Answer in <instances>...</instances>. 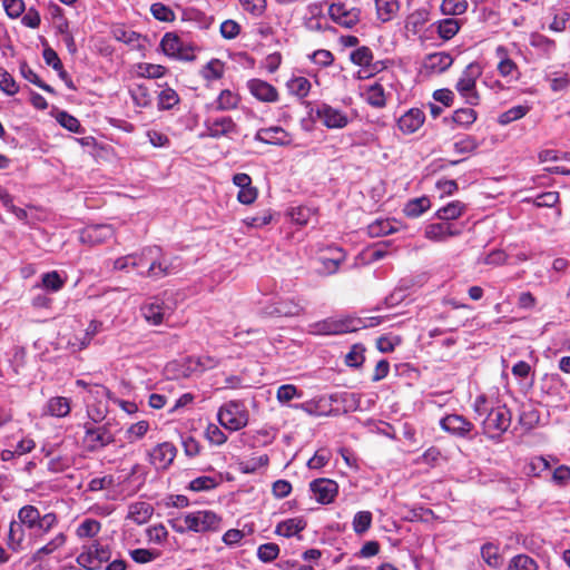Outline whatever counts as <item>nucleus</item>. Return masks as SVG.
I'll use <instances>...</instances> for the list:
<instances>
[{"instance_id": "7", "label": "nucleus", "mask_w": 570, "mask_h": 570, "mask_svg": "<svg viewBox=\"0 0 570 570\" xmlns=\"http://www.w3.org/2000/svg\"><path fill=\"white\" fill-rule=\"evenodd\" d=\"M177 520L181 522L180 531L188 530L193 532L218 531L222 523L220 517L209 510L188 512Z\"/></svg>"}, {"instance_id": "9", "label": "nucleus", "mask_w": 570, "mask_h": 570, "mask_svg": "<svg viewBox=\"0 0 570 570\" xmlns=\"http://www.w3.org/2000/svg\"><path fill=\"white\" fill-rule=\"evenodd\" d=\"M111 558V549L108 544H102L95 540L85 544L81 552L77 556V563L86 570H99L101 566Z\"/></svg>"}, {"instance_id": "21", "label": "nucleus", "mask_w": 570, "mask_h": 570, "mask_svg": "<svg viewBox=\"0 0 570 570\" xmlns=\"http://www.w3.org/2000/svg\"><path fill=\"white\" fill-rule=\"evenodd\" d=\"M345 252L340 247H328L326 253L318 257L317 272L323 275L335 274L345 261Z\"/></svg>"}, {"instance_id": "34", "label": "nucleus", "mask_w": 570, "mask_h": 570, "mask_svg": "<svg viewBox=\"0 0 570 570\" xmlns=\"http://www.w3.org/2000/svg\"><path fill=\"white\" fill-rule=\"evenodd\" d=\"M239 102L240 97L237 92L224 89L213 102V107L216 111H229L236 109Z\"/></svg>"}, {"instance_id": "14", "label": "nucleus", "mask_w": 570, "mask_h": 570, "mask_svg": "<svg viewBox=\"0 0 570 570\" xmlns=\"http://www.w3.org/2000/svg\"><path fill=\"white\" fill-rule=\"evenodd\" d=\"M174 308L166 304L165 301L155 296L146 301L141 306V314L146 322L157 326L164 324L171 316Z\"/></svg>"}, {"instance_id": "20", "label": "nucleus", "mask_w": 570, "mask_h": 570, "mask_svg": "<svg viewBox=\"0 0 570 570\" xmlns=\"http://www.w3.org/2000/svg\"><path fill=\"white\" fill-rule=\"evenodd\" d=\"M176 454L177 449L173 443L163 442L149 452V462L157 470H166L174 462Z\"/></svg>"}, {"instance_id": "63", "label": "nucleus", "mask_w": 570, "mask_h": 570, "mask_svg": "<svg viewBox=\"0 0 570 570\" xmlns=\"http://www.w3.org/2000/svg\"><path fill=\"white\" fill-rule=\"evenodd\" d=\"M402 343L399 335L387 334L380 336L376 341V347L382 353H391Z\"/></svg>"}, {"instance_id": "1", "label": "nucleus", "mask_w": 570, "mask_h": 570, "mask_svg": "<svg viewBox=\"0 0 570 570\" xmlns=\"http://www.w3.org/2000/svg\"><path fill=\"white\" fill-rule=\"evenodd\" d=\"M473 410L482 421L483 433L492 440L500 439L510 428L512 415L504 404H494L485 394L475 397Z\"/></svg>"}, {"instance_id": "47", "label": "nucleus", "mask_w": 570, "mask_h": 570, "mask_svg": "<svg viewBox=\"0 0 570 570\" xmlns=\"http://www.w3.org/2000/svg\"><path fill=\"white\" fill-rule=\"evenodd\" d=\"M132 102L138 108H146L151 104L149 89L144 85H134L129 88Z\"/></svg>"}, {"instance_id": "54", "label": "nucleus", "mask_w": 570, "mask_h": 570, "mask_svg": "<svg viewBox=\"0 0 570 570\" xmlns=\"http://www.w3.org/2000/svg\"><path fill=\"white\" fill-rule=\"evenodd\" d=\"M483 561L491 568H499L502 564V557L499 548L492 543H487L481 549Z\"/></svg>"}, {"instance_id": "8", "label": "nucleus", "mask_w": 570, "mask_h": 570, "mask_svg": "<svg viewBox=\"0 0 570 570\" xmlns=\"http://www.w3.org/2000/svg\"><path fill=\"white\" fill-rule=\"evenodd\" d=\"M180 269L177 257H167L159 246H151L147 266V278L154 281L176 274Z\"/></svg>"}, {"instance_id": "48", "label": "nucleus", "mask_w": 570, "mask_h": 570, "mask_svg": "<svg viewBox=\"0 0 570 570\" xmlns=\"http://www.w3.org/2000/svg\"><path fill=\"white\" fill-rule=\"evenodd\" d=\"M395 222L390 219H376L367 226V234L371 237H381L396 230Z\"/></svg>"}, {"instance_id": "6", "label": "nucleus", "mask_w": 570, "mask_h": 570, "mask_svg": "<svg viewBox=\"0 0 570 570\" xmlns=\"http://www.w3.org/2000/svg\"><path fill=\"white\" fill-rule=\"evenodd\" d=\"M482 75V67L478 62L469 63L459 77L455 89L469 106L480 104V95L476 90V80Z\"/></svg>"}, {"instance_id": "59", "label": "nucleus", "mask_w": 570, "mask_h": 570, "mask_svg": "<svg viewBox=\"0 0 570 570\" xmlns=\"http://www.w3.org/2000/svg\"><path fill=\"white\" fill-rule=\"evenodd\" d=\"M179 102V96L173 88H165L158 95V108L169 110Z\"/></svg>"}, {"instance_id": "31", "label": "nucleus", "mask_w": 570, "mask_h": 570, "mask_svg": "<svg viewBox=\"0 0 570 570\" xmlns=\"http://www.w3.org/2000/svg\"><path fill=\"white\" fill-rule=\"evenodd\" d=\"M70 401L63 396L50 397L43 406V415L65 417L70 413Z\"/></svg>"}, {"instance_id": "25", "label": "nucleus", "mask_w": 570, "mask_h": 570, "mask_svg": "<svg viewBox=\"0 0 570 570\" xmlns=\"http://www.w3.org/2000/svg\"><path fill=\"white\" fill-rule=\"evenodd\" d=\"M461 229L449 222L432 223L424 229L425 238L432 242H446L451 237L459 236Z\"/></svg>"}, {"instance_id": "64", "label": "nucleus", "mask_w": 570, "mask_h": 570, "mask_svg": "<svg viewBox=\"0 0 570 570\" xmlns=\"http://www.w3.org/2000/svg\"><path fill=\"white\" fill-rule=\"evenodd\" d=\"M149 430V423L147 421H139L131 424L126 431V438L128 442L134 443L142 439Z\"/></svg>"}, {"instance_id": "28", "label": "nucleus", "mask_w": 570, "mask_h": 570, "mask_svg": "<svg viewBox=\"0 0 570 570\" xmlns=\"http://www.w3.org/2000/svg\"><path fill=\"white\" fill-rule=\"evenodd\" d=\"M114 236V228L110 225H92L81 232V240L96 245L110 239Z\"/></svg>"}, {"instance_id": "24", "label": "nucleus", "mask_w": 570, "mask_h": 570, "mask_svg": "<svg viewBox=\"0 0 570 570\" xmlns=\"http://www.w3.org/2000/svg\"><path fill=\"white\" fill-rule=\"evenodd\" d=\"M440 426L445 432L459 438L468 436L473 429V424L463 415L459 414H450L444 416L440 421Z\"/></svg>"}, {"instance_id": "16", "label": "nucleus", "mask_w": 570, "mask_h": 570, "mask_svg": "<svg viewBox=\"0 0 570 570\" xmlns=\"http://www.w3.org/2000/svg\"><path fill=\"white\" fill-rule=\"evenodd\" d=\"M114 441L115 436L107 425L86 428L83 443L89 451L104 449Z\"/></svg>"}, {"instance_id": "51", "label": "nucleus", "mask_w": 570, "mask_h": 570, "mask_svg": "<svg viewBox=\"0 0 570 570\" xmlns=\"http://www.w3.org/2000/svg\"><path fill=\"white\" fill-rule=\"evenodd\" d=\"M460 30V23L454 18L442 19L438 22V33L444 40L452 39Z\"/></svg>"}, {"instance_id": "57", "label": "nucleus", "mask_w": 570, "mask_h": 570, "mask_svg": "<svg viewBox=\"0 0 570 570\" xmlns=\"http://www.w3.org/2000/svg\"><path fill=\"white\" fill-rule=\"evenodd\" d=\"M466 0H443L441 3V11L445 16H460L468 10Z\"/></svg>"}, {"instance_id": "27", "label": "nucleus", "mask_w": 570, "mask_h": 570, "mask_svg": "<svg viewBox=\"0 0 570 570\" xmlns=\"http://www.w3.org/2000/svg\"><path fill=\"white\" fill-rule=\"evenodd\" d=\"M233 183L239 188L237 200L243 205H250L257 198V189L252 185V178L245 173L234 175Z\"/></svg>"}, {"instance_id": "39", "label": "nucleus", "mask_w": 570, "mask_h": 570, "mask_svg": "<svg viewBox=\"0 0 570 570\" xmlns=\"http://www.w3.org/2000/svg\"><path fill=\"white\" fill-rule=\"evenodd\" d=\"M140 250L119 257L111 262L114 271H135L139 275Z\"/></svg>"}, {"instance_id": "60", "label": "nucleus", "mask_w": 570, "mask_h": 570, "mask_svg": "<svg viewBox=\"0 0 570 570\" xmlns=\"http://www.w3.org/2000/svg\"><path fill=\"white\" fill-rule=\"evenodd\" d=\"M476 111L472 108H460L453 112L452 120L459 126L468 127L476 120Z\"/></svg>"}, {"instance_id": "30", "label": "nucleus", "mask_w": 570, "mask_h": 570, "mask_svg": "<svg viewBox=\"0 0 570 570\" xmlns=\"http://www.w3.org/2000/svg\"><path fill=\"white\" fill-rule=\"evenodd\" d=\"M307 523L303 517H294L278 522L275 527V533L284 538H293L298 535Z\"/></svg>"}, {"instance_id": "12", "label": "nucleus", "mask_w": 570, "mask_h": 570, "mask_svg": "<svg viewBox=\"0 0 570 570\" xmlns=\"http://www.w3.org/2000/svg\"><path fill=\"white\" fill-rule=\"evenodd\" d=\"M331 19L341 27L353 28L360 22L361 10L351 1L337 0L328 7Z\"/></svg>"}, {"instance_id": "18", "label": "nucleus", "mask_w": 570, "mask_h": 570, "mask_svg": "<svg viewBox=\"0 0 570 570\" xmlns=\"http://www.w3.org/2000/svg\"><path fill=\"white\" fill-rule=\"evenodd\" d=\"M309 490L318 503L328 504L336 498L338 485L331 479H316L309 483Z\"/></svg>"}, {"instance_id": "22", "label": "nucleus", "mask_w": 570, "mask_h": 570, "mask_svg": "<svg viewBox=\"0 0 570 570\" xmlns=\"http://www.w3.org/2000/svg\"><path fill=\"white\" fill-rule=\"evenodd\" d=\"M254 139L263 144L276 146H288L293 140L292 136L279 126L258 129L254 136Z\"/></svg>"}, {"instance_id": "44", "label": "nucleus", "mask_w": 570, "mask_h": 570, "mask_svg": "<svg viewBox=\"0 0 570 570\" xmlns=\"http://www.w3.org/2000/svg\"><path fill=\"white\" fill-rule=\"evenodd\" d=\"M377 18L382 22H387L393 19L399 10L397 0H375Z\"/></svg>"}, {"instance_id": "19", "label": "nucleus", "mask_w": 570, "mask_h": 570, "mask_svg": "<svg viewBox=\"0 0 570 570\" xmlns=\"http://www.w3.org/2000/svg\"><path fill=\"white\" fill-rule=\"evenodd\" d=\"M453 63V58L445 51L433 52L424 57L422 72L426 76L439 75L448 70Z\"/></svg>"}, {"instance_id": "15", "label": "nucleus", "mask_w": 570, "mask_h": 570, "mask_svg": "<svg viewBox=\"0 0 570 570\" xmlns=\"http://www.w3.org/2000/svg\"><path fill=\"white\" fill-rule=\"evenodd\" d=\"M205 131L200 134V137L220 138L229 137L238 132V127L232 117H216L207 119L204 122Z\"/></svg>"}, {"instance_id": "56", "label": "nucleus", "mask_w": 570, "mask_h": 570, "mask_svg": "<svg viewBox=\"0 0 570 570\" xmlns=\"http://www.w3.org/2000/svg\"><path fill=\"white\" fill-rule=\"evenodd\" d=\"M507 570H538V563L527 554H517L509 561Z\"/></svg>"}, {"instance_id": "32", "label": "nucleus", "mask_w": 570, "mask_h": 570, "mask_svg": "<svg viewBox=\"0 0 570 570\" xmlns=\"http://www.w3.org/2000/svg\"><path fill=\"white\" fill-rule=\"evenodd\" d=\"M497 55L500 57V62L498 63L500 76L511 78V80H519L521 75L519 68L512 59L508 58L505 48L502 46L498 47Z\"/></svg>"}, {"instance_id": "46", "label": "nucleus", "mask_w": 570, "mask_h": 570, "mask_svg": "<svg viewBox=\"0 0 570 570\" xmlns=\"http://www.w3.org/2000/svg\"><path fill=\"white\" fill-rule=\"evenodd\" d=\"M167 72L166 67L161 65L139 62L136 66V73L141 78L159 79Z\"/></svg>"}, {"instance_id": "53", "label": "nucleus", "mask_w": 570, "mask_h": 570, "mask_svg": "<svg viewBox=\"0 0 570 570\" xmlns=\"http://www.w3.org/2000/svg\"><path fill=\"white\" fill-rule=\"evenodd\" d=\"M224 75V65L218 59H212L200 70V76L205 80H217Z\"/></svg>"}, {"instance_id": "50", "label": "nucleus", "mask_w": 570, "mask_h": 570, "mask_svg": "<svg viewBox=\"0 0 570 570\" xmlns=\"http://www.w3.org/2000/svg\"><path fill=\"white\" fill-rule=\"evenodd\" d=\"M549 482L558 488H566L570 484V466L560 464L550 473Z\"/></svg>"}, {"instance_id": "37", "label": "nucleus", "mask_w": 570, "mask_h": 570, "mask_svg": "<svg viewBox=\"0 0 570 570\" xmlns=\"http://www.w3.org/2000/svg\"><path fill=\"white\" fill-rule=\"evenodd\" d=\"M529 42L546 58H550L556 51V41L544 35L532 32Z\"/></svg>"}, {"instance_id": "49", "label": "nucleus", "mask_w": 570, "mask_h": 570, "mask_svg": "<svg viewBox=\"0 0 570 570\" xmlns=\"http://www.w3.org/2000/svg\"><path fill=\"white\" fill-rule=\"evenodd\" d=\"M188 364L190 370L202 373L216 367L218 360L209 355L193 356L188 358Z\"/></svg>"}, {"instance_id": "2", "label": "nucleus", "mask_w": 570, "mask_h": 570, "mask_svg": "<svg viewBox=\"0 0 570 570\" xmlns=\"http://www.w3.org/2000/svg\"><path fill=\"white\" fill-rule=\"evenodd\" d=\"M381 323L377 317L360 318L353 316L328 317L309 325V333L314 335H342L356 332L363 327L375 326Z\"/></svg>"}, {"instance_id": "36", "label": "nucleus", "mask_w": 570, "mask_h": 570, "mask_svg": "<svg viewBox=\"0 0 570 570\" xmlns=\"http://www.w3.org/2000/svg\"><path fill=\"white\" fill-rule=\"evenodd\" d=\"M550 468H551V464L547 458L533 456L524 463V465L522 468V472L527 476L541 478L544 472L550 470Z\"/></svg>"}, {"instance_id": "40", "label": "nucleus", "mask_w": 570, "mask_h": 570, "mask_svg": "<svg viewBox=\"0 0 570 570\" xmlns=\"http://www.w3.org/2000/svg\"><path fill=\"white\" fill-rule=\"evenodd\" d=\"M287 90L291 95L303 99L308 96L312 85L311 81L303 76L292 77L286 82Z\"/></svg>"}, {"instance_id": "5", "label": "nucleus", "mask_w": 570, "mask_h": 570, "mask_svg": "<svg viewBox=\"0 0 570 570\" xmlns=\"http://www.w3.org/2000/svg\"><path fill=\"white\" fill-rule=\"evenodd\" d=\"M159 48L165 56L175 60L193 61L196 58L197 47L175 32H166Z\"/></svg>"}, {"instance_id": "38", "label": "nucleus", "mask_w": 570, "mask_h": 570, "mask_svg": "<svg viewBox=\"0 0 570 570\" xmlns=\"http://www.w3.org/2000/svg\"><path fill=\"white\" fill-rule=\"evenodd\" d=\"M466 206L460 200H453L438 209L435 216L444 222L453 220L464 214Z\"/></svg>"}, {"instance_id": "29", "label": "nucleus", "mask_w": 570, "mask_h": 570, "mask_svg": "<svg viewBox=\"0 0 570 570\" xmlns=\"http://www.w3.org/2000/svg\"><path fill=\"white\" fill-rule=\"evenodd\" d=\"M361 96L374 108H384L386 106V94L381 82L375 81L362 88Z\"/></svg>"}, {"instance_id": "43", "label": "nucleus", "mask_w": 570, "mask_h": 570, "mask_svg": "<svg viewBox=\"0 0 570 570\" xmlns=\"http://www.w3.org/2000/svg\"><path fill=\"white\" fill-rule=\"evenodd\" d=\"M531 110V106L528 104L513 106L512 108L500 114L498 122L502 126H507L515 120L523 118Z\"/></svg>"}, {"instance_id": "58", "label": "nucleus", "mask_w": 570, "mask_h": 570, "mask_svg": "<svg viewBox=\"0 0 570 570\" xmlns=\"http://www.w3.org/2000/svg\"><path fill=\"white\" fill-rule=\"evenodd\" d=\"M242 9L254 18L262 17L267 8V0H238Z\"/></svg>"}, {"instance_id": "17", "label": "nucleus", "mask_w": 570, "mask_h": 570, "mask_svg": "<svg viewBox=\"0 0 570 570\" xmlns=\"http://www.w3.org/2000/svg\"><path fill=\"white\" fill-rule=\"evenodd\" d=\"M305 301L298 296L278 297L269 314L285 317L298 316L304 313Z\"/></svg>"}, {"instance_id": "13", "label": "nucleus", "mask_w": 570, "mask_h": 570, "mask_svg": "<svg viewBox=\"0 0 570 570\" xmlns=\"http://www.w3.org/2000/svg\"><path fill=\"white\" fill-rule=\"evenodd\" d=\"M108 397V390L100 384L89 386V393L83 397L87 406L88 416L94 422H99L105 417L107 406L106 401Z\"/></svg>"}, {"instance_id": "62", "label": "nucleus", "mask_w": 570, "mask_h": 570, "mask_svg": "<svg viewBox=\"0 0 570 570\" xmlns=\"http://www.w3.org/2000/svg\"><path fill=\"white\" fill-rule=\"evenodd\" d=\"M351 61L361 67H368L373 60V52L368 47H360L351 52Z\"/></svg>"}, {"instance_id": "52", "label": "nucleus", "mask_w": 570, "mask_h": 570, "mask_svg": "<svg viewBox=\"0 0 570 570\" xmlns=\"http://www.w3.org/2000/svg\"><path fill=\"white\" fill-rule=\"evenodd\" d=\"M303 392L294 384H283L276 391V400L281 404H288L294 399H301Z\"/></svg>"}, {"instance_id": "55", "label": "nucleus", "mask_w": 570, "mask_h": 570, "mask_svg": "<svg viewBox=\"0 0 570 570\" xmlns=\"http://www.w3.org/2000/svg\"><path fill=\"white\" fill-rule=\"evenodd\" d=\"M373 515L370 511H358L352 521L353 530L356 534H364L372 525Z\"/></svg>"}, {"instance_id": "42", "label": "nucleus", "mask_w": 570, "mask_h": 570, "mask_svg": "<svg viewBox=\"0 0 570 570\" xmlns=\"http://www.w3.org/2000/svg\"><path fill=\"white\" fill-rule=\"evenodd\" d=\"M67 542V537L63 532L57 533L46 544L40 547L35 552V559H42L45 556H49L61 549Z\"/></svg>"}, {"instance_id": "3", "label": "nucleus", "mask_w": 570, "mask_h": 570, "mask_svg": "<svg viewBox=\"0 0 570 570\" xmlns=\"http://www.w3.org/2000/svg\"><path fill=\"white\" fill-rule=\"evenodd\" d=\"M17 518L26 525L38 540L51 532L58 525V515L55 512L41 513L32 504H26L18 510Z\"/></svg>"}, {"instance_id": "23", "label": "nucleus", "mask_w": 570, "mask_h": 570, "mask_svg": "<svg viewBox=\"0 0 570 570\" xmlns=\"http://www.w3.org/2000/svg\"><path fill=\"white\" fill-rule=\"evenodd\" d=\"M247 89L253 97L262 102H277L279 94L269 82L254 78L247 81Z\"/></svg>"}, {"instance_id": "45", "label": "nucleus", "mask_w": 570, "mask_h": 570, "mask_svg": "<svg viewBox=\"0 0 570 570\" xmlns=\"http://www.w3.org/2000/svg\"><path fill=\"white\" fill-rule=\"evenodd\" d=\"M66 284V278H63L60 273L57 271H51L41 275V286L48 292H59Z\"/></svg>"}, {"instance_id": "26", "label": "nucleus", "mask_w": 570, "mask_h": 570, "mask_svg": "<svg viewBox=\"0 0 570 570\" xmlns=\"http://www.w3.org/2000/svg\"><path fill=\"white\" fill-rule=\"evenodd\" d=\"M425 121V114L420 108H411L397 119V128L404 135L416 132Z\"/></svg>"}, {"instance_id": "11", "label": "nucleus", "mask_w": 570, "mask_h": 570, "mask_svg": "<svg viewBox=\"0 0 570 570\" xmlns=\"http://www.w3.org/2000/svg\"><path fill=\"white\" fill-rule=\"evenodd\" d=\"M313 111L327 129H343L352 120L347 112L324 101L316 104Z\"/></svg>"}, {"instance_id": "61", "label": "nucleus", "mask_w": 570, "mask_h": 570, "mask_svg": "<svg viewBox=\"0 0 570 570\" xmlns=\"http://www.w3.org/2000/svg\"><path fill=\"white\" fill-rule=\"evenodd\" d=\"M314 212L307 206H297L291 209L289 216L293 223L305 226L309 223Z\"/></svg>"}, {"instance_id": "35", "label": "nucleus", "mask_w": 570, "mask_h": 570, "mask_svg": "<svg viewBox=\"0 0 570 570\" xmlns=\"http://www.w3.org/2000/svg\"><path fill=\"white\" fill-rule=\"evenodd\" d=\"M100 531L101 523L98 520L85 518L78 523L75 533L80 540H89L96 538Z\"/></svg>"}, {"instance_id": "10", "label": "nucleus", "mask_w": 570, "mask_h": 570, "mask_svg": "<svg viewBox=\"0 0 570 570\" xmlns=\"http://www.w3.org/2000/svg\"><path fill=\"white\" fill-rule=\"evenodd\" d=\"M38 541L39 540L32 535L29 529L21 523L20 519L17 518V520L10 522L6 537V544L9 550L19 553L28 550Z\"/></svg>"}, {"instance_id": "4", "label": "nucleus", "mask_w": 570, "mask_h": 570, "mask_svg": "<svg viewBox=\"0 0 570 570\" xmlns=\"http://www.w3.org/2000/svg\"><path fill=\"white\" fill-rule=\"evenodd\" d=\"M217 420L226 430L236 432L248 424L249 412L243 401L232 400L218 409Z\"/></svg>"}, {"instance_id": "33", "label": "nucleus", "mask_w": 570, "mask_h": 570, "mask_svg": "<svg viewBox=\"0 0 570 570\" xmlns=\"http://www.w3.org/2000/svg\"><path fill=\"white\" fill-rule=\"evenodd\" d=\"M154 513V508L148 502H135L128 508L127 518L137 524H144L149 521Z\"/></svg>"}, {"instance_id": "41", "label": "nucleus", "mask_w": 570, "mask_h": 570, "mask_svg": "<svg viewBox=\"0 0 570 570\" xmlns=\"http://www.w3.org/2000/svg\"><path fill=\"white\" fill-rule=\"evenodd\" d=\"M431 207L430 198L426 196L410 199L404 208L403 213L410 218H416L425 213Z\"/></svg>"}]
</instances>
